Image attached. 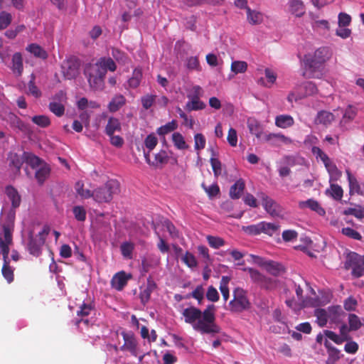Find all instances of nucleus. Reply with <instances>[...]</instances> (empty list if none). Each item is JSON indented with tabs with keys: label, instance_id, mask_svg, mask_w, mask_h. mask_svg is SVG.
<instances>
[{
	"label": "nucleus",
	"instance_id": "obj_38",
	"mask_svg": "<svg viewBox=\"0 0 364 364\" xmlns=\"http://www.w3.org/2000/svg\"><path fill=\"white\" fill-rule=\"evenodd\" d=\"M50 171V168L46 164L43 165L41 164L40 168L36 171V178L41 185L43 184L46 179L48 177Z\"/></svg>",
	"mask_w": 364,
	"mask_h": 364
},
{
	"label": "nucleus",
	"instance_id": "obj_39",
	"mask_svg": "<svg viewBox=\"0 0 364 364\" xmlns=\"http://www.w3.org/2000/svg\"><path fill=\"white\" fill-rule=\"evenodd\" d=\"M247 127L252 134L255 135L257 138L261 137L262 129L258 121L255 119H249L247 120Z\"/></svg>",
	"mask_w": 364,
	"mask_h": 364
},
{
	"label": "nucleus",
	"instance_id": "obj_4",
	"mask_svg": "<svg viewBox=\"0 0 364 364\" xmlns=\"http://www.w3.org/2000/svg\"><path fill=\"white\" fill-rule=\"evenodd\" d=\"M84 73L91 88L96 90L103 89L106 71L98 61L86 65Z\"/></svg>",
	"mask_w": 364,
	"mask_h": 364
},
{
	"label": "nucleus",
	"instance_id": "obj_9",
	"mask_svg": "<svg viewBox=\"0 0 364 364\" xmlns=\"http://www.w3.org/2000/svg\"><path fill=\"white\" fill-rule=\"evenodd\" d=\"M49 227L44 226L43 230L39 232L36 237H33L31 235L29 236L28 250L30 254L36 257H38L41 254V247L45 243L46 237L49 234Z\"/></svg>",
	"mask_w": 364,
	"mask_h": 364
},
{
	"label": "nucleus",
	"instance_id": "obj_53",
	"mask_svg": "<svg viewBox=\"0 0 364 364\" xmlns=\"http://www.w3.org/2000/svg\"><path fill=\"white\" fill-rule=\"evenodd\" d=\"M32 122L42 128L48 127L50 124V118L46 115H36L31 118Z\"/></svg>",
	"mask_w": 364,
	"mask_h": 364
},
{
	"label": "nucleus",
	"instance_id": "obj_41",
	"mask_svg": "<svg viewBox=\"0 0 364 364\" xmlns=\"http://www.w3.org/2000/svg\"><path fill=\"white\" fill-rule=\"evenodd\" d=\"M230 281V278L229 277L223 276L220 282L219 289L225 301H227L230 297V291L228 287Z\"/></svg>",
	"mask_w": 364,
	"mask_h": 364
},
{
	"label": "nucleus",
	"instance_id": "obj_58",
	"mask_svg": "<svg viewBox=\"0 0 364 364\" xmlns=\"http://www.w3.org/2000/svg\"><path fill=\"white\" fill-rule=\"evenodd\" d=\"M343 214L345 215H353L358 219L364 218V210L359 207L358 208H348L343 210Z\"/></svg>",
	"mask_w": 364,
	"mask_h": 364
},
{
	"label": "nucleus",
	"instance_id": "obj_56",
	"mask_svg": "<svg viewBox=\"0 0 364 364\" xmlns=\"http://www.w3.org/2000/svg\"><path fill=\"white\" fill-rule=\"evenodd\" d=\"M348 323H349V330H350V331H357L363 325V323L360 321V318L354 314H349Z\"/></svg>",
	"mask_w": 364,
	"mask_h": 364
},
{
	"label": "nucleus",
	"instance_id": "obj_47",
	"mask_svg": "<svg viewBox=\"0 0 364 364\" xmlns=\"http://www.w3.org/2000/svg\"><path fill=\"white\" fill-rule=\"evenodd\" d=\"M262 233L267 234L269 236H273L275 233L278 232L280 228L279 224L267 223L264 221H262Z\"/></svg>",
	"mask_w": 364,
	"mask_h": 364
},
{
	"label": "nucleus",
	"instance_id": "obj_26",
	"mask_svg": "<svg viewBox=\"0 0 364 364\" xmlns=\"http://www.w3.org/2000/svg\"><path fill=\"white\" fill-rule=\"evenodd\" d=\"M295 163L294 156H285L283 159V166L279 169V176L282 177L289 176L291 172L290 167L294 166Z\"/></svg>",
	"mask_w": 364,
	"mask_h": 364
},
{
	"label": "nucleus",
	"instance_id": "obj_36",
	"mask_svg": "<svg viewBox=\"0 0 364 364\" xmlns=\"http://www.w3.org/2000/svg\"><path fill=\"white\" fill-rule=\"evenodd\" d=\"M294 123V118L289 115H279L275 119V124L280 128L285 129L292 126Z\"/></svg>",
	"mask_w": 364,
	"mask_h": 364
},
{
	"label": "nucleus",
	"instance_id": "obj_23",
	"mask_svg": "<svg viewBox=\"0 0 364 364\" xmlns=\"http://www.w3.org/2000/svg\"><path fill=\"white\" fill-rule=\"evenodd\" d=\"M245 188V183L242 178L238 179L230 188V197L232 199H239Z\"/></svg>",
	"mask_w": 364,
	"mask_h": 364
},
{
	"label": "nucleus",
	"instance_id": "obj_40",
	"mask_svg": "<svg viewBox=\"0 0 364 364\" xmlns=\"http://www.w3.org/2000/svg\"><path fill=\"white\" fill-rule=\"evenodd\" d=\"M264 140L272 145L279 146V142L287 143L289 139L284 135L279 134H269L264 136Z\"/></svg>",
	"mask_w": 364,
	"mask_h": 364
},
{
	"label": "nucleus",
	"instance_id": "obj_24",
	"mask_svg": "<svg viewBox=\"0 0 364 364\" xmlns=\"http://www.w3.org/2000/svg\"><path fill=\"white\" fill-rule=\"evenodd\" d=\"M348 176V181L349 183V193L350 195L358 194L363 195V191H362L359 182L357 178L353 176L349 171H346Z\"/></svg>",
	"mask_w": 364,
	"mask_h": 364
},
{
	"label": "nucleus",
	"instance_id": "obj_55",
	"mask_svg": "<svg viewBox=\"0 0 364 364\" xmlns=\"http://www.w3.org/2000/svg\"><path fill=\"white\" fill-rule=\"evenodd\" d=\"M73 213L75 218L79 222H84L86 220L87 212L83 206L75 205L73 208Z\"/></svg>",
	"mask_w": 364,
	"mask_h": 364
},
{
	"label": "nucleus",
	"instance_id": "obj_3",
	"mask_svg": "<svg viewBox=\"0 0 364 364\" xmlns=\"http://www.w3.org/2000/svg\"><path fill=\"white\" fill-rule=\"evenodd\" d=\"M215 306L209 304L202 311L203 318L197 322L194 330L203 334L218 333L220 328L215 323Z\"/></svg>",
	"mask_w": 364,
	"mask_h": 364
},
{
	"label": "nucleus",
	"instance_id": "obj_48",
	"mask_svg": "<svg viewBox=\"0 0 364 364\" xmlns=\"http://www.w3.org/2000/svg\"><path fill=\"white\" fill-rule=\"evenodd\" d=\"M35 80L36 77L32 74L31 75V80L28 83V94L31 95L36 98H38L41 96V92L36 85Z\"/></svg>",
	"mask_w": 364,
	"mask_h": 364
},
{
	"label": "nucleus",
	"instance_id": "obj_12",
	"mask_svg": "<svg viewBox=\"0 0 364 364\" xmlns=\"http://www.w3.org/2000/svg\"><path fill=\"white\" fill-rule=\"evenodd\" d=\"M80 63L75 59L67 60L63 66V73L66 79H75L80 73Z\"/></svg>",
	"mask_w": 364,
	"mask_h": 364
},
{
	"label": "nucleus",
	"instance_id": "obj_35",
	"mask_svg": "<svg viewBox=\"0 0 364 364\" xmlns=\"http://www.w3.org/2000/svg\"><path fill=\"white\" fill-rule=\"evenodd\" d=\"M335 119L334 115L327 111H321L318 113L316 118L317 124H321L325 126L329 125Z\"/></svg>",
	"mask_w": 364,
	"mask_h": 364
},
{
	"label": "nucleus",
	"instance_id": "obj_28",
	"mask_svg": "<svg viewBox=\"0 0 364 364\" xmlns=\"http://www.w3.org/2000/svg\"><path fill=\"white\" fill-rule=\"evenodd\" d=\"M247 19L252 23H262L269 21V17L256 10L251 11L250 9H247Z\"/></svg>",
	"mask_w": 364,
	"mask_h": 364
},
{
	"label": "nucleus",
	"instance_id": "obj_27",
	"mask_svg": "<svg viewBox=\"0 0 364 364\" xmlns=\"http://www.w3.org/2000/svg\"><path fill=\"white\" fill-rule=\"evenodd\" d=\"M328 314L330 321L337 323L341 321V316L344 312L340 306H332L328 308Z\"/></svg>",
	"mask_w": 364,
	"mask_h": 364
},
{
	"label": "nucleus",
	"instance_id": "obj_32",
	"mask_svg": "<svg viewBox=\"0 0 364 364\" xmlns=\"http://www.w3.org/2000/svg\"><path fill=\"white\" fill-rule=\"evenodd\" d=\"M169 155L165 150H160L154 155V160L151 163V166L159 167L166 164L169 161Z\"/></svg>",
	"mask_w": 364,
	"mask_h": 364
},
{
	"label": "nucleus",
	"instance_id": "obj_2",
	"mask_svg": "<svg viewBox=\"0 0 364 364\" xmlns=\"http://www.w3.org/2000/svg\"><path fill=\"white\" fill-rule=\"evenodd\" d=\"M12 232V225L4 224L2 234H0V254L2 255L4 261L1 273L9 283L12 282L14 279V270L9 265L10 259L9 258V246L13 243Z\"/></svg>",
	"mask_w": 364,
	"mask_h": 364
},
{
	"label": "nucleus",
	"instance_id": "obj_50",
	"mask_svg": "<svg viewBox=\"0 0 364 364\" xmlns=\"http://www.w3.org/2000/svg\"><path fill=\"white\" fill-rule=\"evenodd\" d=\"M311 152L317 160L320 159L323 163L324 166L331 161L328 155L318 146H313Z\"/></svg>",
	"mask_w": 364,
	"mask_h": 364
},
{
	"label": "nucleus",
	"instance_id": "obj_51",
	"mask_svg": "<svg viewBox=\"0 0 364 364\" xmlns=\"http://www.w3.org/2000/svg\"><path fill=\"white\" fill-rule=\"evenodd\" d=\"M48 108L51 112L58 117H62L65 113V106L60 102H50Z\"/></svg>",
	"mask_w": 364,
	"mask_h": 364
},
{
	"label": "nucleus",
	"instance_id": "obj_11",
	"mask_svg": "<svg viewBox=\"0 0 364 364\" xmlns=\"http://www.w3.org/2000/svg\"><path fill=\"white\" fill-rule=\"evenodd\" d=\"M182 315L185 322L191 324L193 328L197 322L203 318L202 311L195 306L186 308L183 309Z\"/></svg>",
	"mask_w": 364,
	"mask_h": 364
},
{
	"label": "nucleus",
	"instance_id": "obj_7",
	"mask_svg": "<svg viewBox=\"0 0 364 364\" xmlns=\"http://www.w3.org/2000/svg\"><path fill=\"white\" fill-rule=\"evenodd\" d=\"M243 271L247 272L251 281L262 289L270 290L276 288L277 285V280L267 277L257 269L252 267H245Z\"/></svg>",
	"mask_w": 364,
	"mask_h": 364
},
{
	"label": "nucleus",
	"instance_id": "obj_1",
	"mask_svg": "<svg viewBox=\"0 0 364 364\" xmlns=\"http://www.w3.org/2000/svg\"><path fill=\"white\" fill-rule=\"evenodd\" d=\"M328 47L318 48L314 54L305 55L302 60L303 76L306 78H319L322 75L324 64L331 58Z\"/></svg>",
	"mask_w": 364,
	"mask_h": 364
},
{
	"label": "nucleus",
	"instance_id": "obj_20",
	"mask_svg": "<svg viewBox=\"0 0 364 364\" xmlns=\"http://www.w3.org/2000/svg\"><path fill=\"white\" fill-rule=\"evenodd\" d=\"M11 70L17 76H21L23 71V57L21 53H15L11 59Z\"/></svg>",
	"mask_w": 364,
	"mask_h": 364
},
{
	"label": "nucleus",
	"instance_id": "obj_29",
	"mask_svg": "<svg viewBox=\"0 0 364 364\" xmlns=\"http://www.w3.org/2000/svg\"><path fill=\"white\" fill-rule=\"evenodd\" d=\"M299 97H304L309 95H312L317 92L316 86L312 82H306L301 85L299 87Z\"/></svg>",
	"mask_w": 364,
	"mask_h": 364
},
{
	"label": "nucleus",
	"instance_id": "obj_19",
	"mask_svg": "<svg viewBox=\"0 0 364 364\" xmlns=\"http://www.w3.org/2000/svg\"><path fill=\"white\" fill-rule=\"evenodd\" d=\"M300 208H308L310 210L316 212L317 214H318L321 216H323L326 214V210L324 208H323L319 203L314 200L312 198L308 199L307 200L304 201H300L299 203Z\"/></svg>",
	"mask_w": 364,
	"mask_h": 364
},
{
	"label": "nucleus",
	"instance_id": "obj_8",
	"mask_svg": "<svg viewBox=\"0 0 364 364\" xmlns=\"http://www.w3.org/2000/svg\"><path fill=\"white\" fill-rule=\"evenodd\" d=\"M363 257L356 252H351L348 254L344 267L346 269H352V274L358 278L364 275V264Z\"/></svg>",
	"mask_w": 364,
	"mask_h": 364
},
{
	"label": "nucleus",
	"instance_id": "obj_34",
	"mask_svg": "<svg viewBox=\"0 0 364 364\" xmlns=\"http://www.w3.org/2000/svg\"><path fill=\"white\" fill-rule=\"evenodd\" d=\"M75 190L76 193L82 199H88L90 198H93V191L89 189L84 188V183L82 181H78L75 184Z\"/></svg>",
	"mask_w": 364,
	"mask_h": 364
},
{
	"label": "nucleus",
	"instance_id": "obj_45",
	"mask_svg": "<svg viewBox=\"0 0 364 364\" xmlns=\"http://www.w3.org/2000/svg\"><path fill=\"white\" fill-rule=\"evenodd\" d=\"M314 316L316 317V321L321 327L326 326L329 319L328 310L323 309H316L314 311Z\"/></svg>",
	"mask_w": 364,
	"mask_h": 364
},
{
	"label": "nucleus",
	"instance_id": "obj_60",
	"mask_svg": "<svg viewBox=\"0 0 364 364\" xmlns=\"http://www.w3.org/2000/svg\"><path fill=\"white\" fill-rule=\"evenodd\" d=\"M206 107L203 101H188L186 105V109L188 112L202 110Z\"/></svg>",
	"mask_w": 364,
	"mask_h": 364
},
{
	"label": "nucleus",
	"instance_id": "obj_30",
	"mask_svg": "<svg viewBox=\"0 0 364 364\" xmlns=\"http://www.w3.org/2000/svg\"><path fill=\"white\" fill-rule=\"evenodd\" d=\"M126 103V99L122 95H115L108 105L109 110L111 112L118 111Z\"/></svg>",
	"mask_w": 364,
	"mask_h": 364
},
{
	"label": "nucleus",
	"instance_id": "obj_43",
	"mask_svg": "<svg viewBox=\"0 0 364 364\" xmlns=\"http://www.w3.org/2000/svg\"><path fill=\"white\" fill-rule=\"evenodd\" d=\"M171 139L176 149L179 150H184L188 148V145L186 144L184 137L181 133H173Z\"/></svg>",
	"mask_w": 364,
	"mask_h": 364
},
{
	"label": "nucleus",
	"instance_id": "obj_5",
	"mask_svg": "<svg viewBox=\"0 0 364 364\" xmlns=\"http://www.w3.org/2000/svg\"><path fill=\"white\" fill-rule=\"evenodd\" d=\"M120 192L119 183L114 179L107 181L103 186L93 191V199L99 203H109L114 195Z\"/></svg>",
	"mask_w": 364,
	"mask_h": 364
},
{
	"label": "nucleus",
	"instance_id": "obj_22",
	"mask_svg": "<svg viewBox=\"0 0 364 364\" xmlns=\"http://www.w3.org/2000/svg\"><path fill=\"white\" fill-rule=\"evenodd\" d=\"M297 249H299L303 252L306 253L310 257H314L315 255L313 252V242L309 237L301 236L300 237V244L297 245Z\"/></svg>",
	"mask_w": 364,
	"mask_h": 364
},
{
	"label": "nucleus",
	"instance_id": "obj_44",
	"mask_svg": "<svg viewBox=\"0 0 364 364\" xmlns=\"http://www.w3.org/2000/svg\"><path fill=\"white\" fill-rule=\"evenodd\" d=\"M142 71L139 68H135L133 70L132 76L128 80V85L131 88H136L141 80Z\"/></svg>",
	"mask_w": 364,
	"mask_h": 364
},
{
	"label": "nucleus",
	"instance_id": "obj_31",
	"mask_svg": "<svg viewBox=\"0 0 364 364\" xmlns=\"http://www.w3.org/2000/svg\"><path fill=\"white\" fill-rule=\"evenodd\" d=\"M325 346L328 348V358L326 360V364H335L340 358L341 353L336 348L331 346V344L326 341L324 343Z\"/></svg>",
	"mask_w": 364,
	"mask_h": 364
},
{
	"label": "nucleus",
	"instance_id": "obj_42",
	"mask_svg": "<svg viewBox=\"0 0 364 364\" xmlns=\"http://www.w3.org/2000/svg\"><path fill=\"white\" fill-rule=\"evenodd\" d=\"M248 65L243 60H234L231 63L230 70L235 75L245 73L247 70Z\"/></svg>",
	"mask_w": 364,
	"mask_h": 364
},
{
	"label": "nucleus",
	"instance_id": "obj_15",
	"mask_svg": "<svg viewBox=\"0 0 364 364\" xmlns=\"http://www.w3.org/2000/svg\"><path fill=\"white\" fill-rule=\"evenodd\" d=\"M130 274H127L124 271L115 274L111 279V286L117 291H121L127 285Z\"/></svg>",
	"mask_w": 364,
	"mask_h": 364
},
{
	"label": "nucleus",
	"instance_id": "obj_57",
	"mask_svg": "<svg viewBox=\"0 0 364 364\" xmlns=\"http://www.w3.org/2000/svg\"><path fill=\"white\" fill-rule=\"evenodd\" d=\"M190 297L196 299L198 301L199 304H201L204 299L203 287L201 285L197 286L196 288L191 294L186 296L187 299Z\"/></svg>",
	"mask_w": 364,
	"mask_h": 364
},
{
	"label": "nucleus",
	"instance_id": "obj_59",
	"mask_svg": "<svg viewBox=\"0 0 364 364\" xmlns=\"http://www.w3.org/2000/svg\"><path fill=\"white\" fill-rule=\"evenodd\" d=\"M99 63L101 64V65L105 68V71L107 72V70L114 72L117 69L116 64L114 61L111 58H101L98 60Z\"/></svg>",
	"mask_w": 364,
	"mask_h": 364
},
{
	"label": "nucleus",
	"instance_id": "obj_14",
	"mask_svg": "<svg viewBox=\"0 0 364 364\" xmlns=\"http://www.w3.org/2000/svg\"><path fill=\"white\" fill-rule=\"evenodd\" d=\"M157 285L151 277H149L146 281V286L141 287L139 298L141 302L145 305L150 299L152 292L156 290Z\"/></svg>",
	"mask_w": 364,
	"mask_h": 364
},
{
	"label": "nucleus",
	"instance_id": "obj_33",
	"mask_svg": "<svg viewBox=\"0 0 364 364\" xmlns=\"http://www.w3.org/2000/svg\"><path fill=\"white\" fill-rule=\"evenodd\" d=\"M326 194L331 196L336 200H341L343 196V191L339 185L331 183L330 188L326 189Z\"/></svg>",
	"mask_w": 364,
	"mask_h": 364
},
{
	"label": "nucleus",
	"instance_id": "obj_17",
	"mask_svg": "<svg viewBox=\"0 0 364 364\" xmlns=\"http://www.w3.org/2000/svg\"><path fill=\"white\" fill-rule=\"evenodd\" d=\"M274 277H279L286 272L285 267L280 262L269 259L264 269Z\"/></svg>",
	"mask_w": 364,
	"mask_h": 364
},
{
	"label": "nucleus",
	"instance_id": "obj_46",
	"mask_svg": "<svg viewBox=\"0 0 364 364\" xmlns=\"http://www.w3.org/2000/svg\"><path fill=\"white\" fill-rule=\"evenodd\" d=\"M326 170L330 175V182L338 181L342 175L341 171L338 169L336 166L331 161L325 166Z\"/></svg>",
	"mask_w": 364,
	"mask_h": 364
},
{
	"label": "nucleus",
	"instance_id": "obj_52",
	"mask_svg": "<svg viewBox=\"0 0 364 364\" xmlns=\"http://www.w3.org/2000/svg\"><path fill=\"white\" fill-rule=\"evenodd\" d=\"M178 127V124L176 120H172L171 122H168L164 126L160 127L157 129V133L159 135H165L168 133H170L174 130H176Z\"/></svg>",
	"mask_w": 364,
	"mask_h": 364
},
{
	"label": "nucleus",
	"instance_id": "obj_13",
	"mask_svg": "<svg viewBox=\"0 0 364 364\" xmlns=\"http://www.w3.org/2000/svg\"><path fill=\"white\" fill-rule=\"evenodd\" d=\"M122 334L124 341V343L122 346H121V350H127L129 351L132 355L135 357L138 356L137 342L134 336L131 333L124 332H123Z\"/></svg>",
	"mask_w": 364,
	"mask_h": 364
},
{
	"label": "nucleus",
	"instance_id": "obj_63",
	"mask_svg": "<svg viewBox=\"0 0 364 364\" xmlns=\"http://www.w3.org/2000/svg\"><path fill=\"white\" fill-rule=\"evenodd\" d=\"M341 232L345 236L355 240H361L362 235L356 230H353L351 228H343L341 230Z\"/></svg>",
	"mask_w": 364,
	"mask_h": 364
},
{
	"label": "nucleus",
	"instance_id": "obj_18",
	"mask_svg": "<svg viewBox=\"0 0 364 364\" xmlns=\"http://www.w3.org/2000/svg\"><path fill=\"white\" fill-rule=\"evenodd\" d=\"M5 193L11 203L12 209H16L21 205V198L18 191L12 186H7Z\"/></svg>",
	"mask_w": 364,
	"mask_h": 364
},
{
	"label": "nucleus",
	"instance_id": "obj_54",
	"mask_svg": "<svg viewBox=\"0 0 364 364\" xmlns=\"http://www.w3.org/2000/svg\"><path fill=\"white\" fill-rule=\"evenodd\" d=\"M262 222H260L257 224L250 225L248 226H244L242 230L250 235H257L262 233Z\"/></svg>",
	"mask_w": 364,
	"mask_h": 364
},
{
	"label": "nucleus",
	"instance_id": "obj_64",
	"mask_svg": "<svg viewBox=\"0 0 364 364\" xmlns=\"http://www.w3.org/2000/svg\"><path fill=\"white\" fill-rule=\"evenodd\" d=\"M157 144L158 139L154 134H149L144 139V145L149 151H151L156 147Z\"/></svg>",
	"mask_w": 364,
	"mask_h": 364
},
{
	"label": "nucleus",
	"instance_id": "obj_6",
	"mask_svg": "<svg viewBox=\"0 0 364 364\" xmlns=\"http://www.w3.org/2000/svg\"><path fill=\"white\" fill-rule=\"evenodd\" d=\"M229 310L232 313H242L251 309L252 304L248 298L247 291L236 287L232 291V299L228 304Z\"/></svg>",
	"mask_w": 364,
	"mask_h": 364
},
{
	"label": "nucleus",
	"instance_id": "obj_10",
	"mask_svg": "<svg viewBox=\"0 0 364 364\" xmlns=\"http://www.w3.org/2000/svg\"><path fill=\"white\" fill-rule=\"evenodd\" d=\"M257 197L262 200L264 210L272 217H277L282 214L281 206L263 192L257 193Z\"/></svg>",
	"mask_w": 364,
	"mask_h": 364
},
{
	"label": "nucleus",
	"instance_id": "obj_21",
	"mask_svg": "<svg viewBox=\"0 0 364 364\" xmlns=\"http://www.w3.org/2000/svg\"><path fill=\"white\" fill-rule=\"evenodd\" d=\"M26 50L36 58L46 60L48 57L46 50L37 43L28 44Z\"/></svg>",
	"mask_w": 364,
	"mask_h": 364
},
{
	"label": "nucleus",
	"instance_id": "obj_62",
	"mask_svg": "<svg viewBox=\"0 0 364 364\" xmlns=\"http://www.w3.org/2000/svg\"><path fill=\"white\" fill-rule=\"evenodd\" d=\"M112 55L113 58L119 63L123 65L127 64L129 62V58L127 55L119 50V49L114 48L112 51Z\"/></svg>",
	"mask_w": 364,
	"mask_h": 364
},
{
	"label": "nucleus",
	"instance_id": "obj_25",
	"mask_svg": "<svg viewBox=\"0 0 364 364\" xmlns=\"http://www.w3.org/2000/svg\"><path fill=\"white\" fill-rule=\"evenodd\" d=\"M122 131V124L117 118L111 117L108 119L107 124L105 127V132L107 136H112L116 132Z\"/></svg>",
	"mask_w": 364,
	"mask_h": 364
},
{
	"label": "nucleus",
	"instance_id": "obj_37",
	"mask_svg": "<svg viewBox=\"0 0 364 364\" xmlns=\"http://www.w3.org/2000/svg\"><path fill=\"white\" fill-rule=\"evenodd\" d=\"M23 160L32 168L40 166L43 163V161L39 157L29 152L23 153Z\"/></svg>",
	"mask_w": 364,
	"mask_h": 364
},
{
	"label": "nucleus",
	"instance_id": "obj_49",
	"mask_svg": "<svg viewBox=\"0 0 364 364\" xmlns=\"http://www.w3.org/2000/svg\"><path fill=\"white\" fill-rule=\"evenodd\" d=\"M134 249V245L131 242H124L120 246L121 253L122 256L127 259L132 258Z\"/></svg>",
	"mask_w": 364,
	"mask_h": 364
},
{
	"label": "nucleus",
	"instance_id": "obj_16",
	"mask_svg": "<svg viewBox=\"0 0 364 364\" xmlns=\"http://www.w3.org/2000/svg\"><path fill=\"white\" fill-rule=\"evenodd\" d=\"M4 120L15 130L25 132L28 129L27 125L14 113H8L5 116Z\"/></svg>",
	"mask_w": 364,
	"mask_h": 364
},
{
	"label": "nucleus",
	"instance_id": "obj_61",
	"mask_svg": "<svg viewBox=\"0 0 364 364\" xmlns=\"http://www.w3.org/2000/svg\"><path fill=\"white\" fill-rule=\"evenodd\" d=\"M201 186L210 198H213L220 193V188L217 183H214L210 186H206L204 183H202Z\"/></svg>",
	"mask_w": 364,
	"mask_h": 364
}]
</instances>
